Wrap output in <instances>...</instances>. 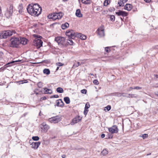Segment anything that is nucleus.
<instances>
[{
    "mask_svg": "<svg viewBox=\"0 0 158 158\" xmlns=\"http://www.w3.org/2000/svg\"><path fill=\"white\" fill-rule=\"evenodd\" d=\"M19 38L18 37H12L10 40V46L13 48H18L20 43Z\"/></svg>",
    "mask_w": 158,
    "mask_h": 158,
    "instance_id": "obj_2",
    "label": "nucleus"
},
{
    "mask_svg": "<svg viewBox=\"0 0 158 158\" xmlns=\"http://www.w3.org/2000/svg\"><path fill=\"white\" fill-rule=\"evenodd\" d=\"M82 118H80L79 116H77L73 119L72 122L70 123L71 125H73L75 123L79 122L81 119Z\"/></svg>",
    "mask_w": 158,
    "mask_h": 158,
    "instance_id": "obj_9",
    "label": "nucleus"
},
{
    "mask_svg": "<svg viewBox=\"0 0 158 158\" xmlns=\"http://www.w3.org/2000/svg\"><path fill=\"white\" fill-rule=\"evenodd\" d=\"M129 96H131L130 97L131 98H133L134 97V94H129Z\"/></svg>",
    "mask_w": 158,
    "mask_h": 158,
    "instance_id": "obj_60",
    "label": "nucleus"
},
{
    "mask_svg": "<svg viewBox=\"0 0 158 158\" xmlns=\"http://www.w3.org/2000/svg\"><path fill=\"white\" fill-rule=\"evenodd\" d=\"M78 33H75L73 31V32L71 33V34L68 35L69 38L70 39L71 38L72 39H74L76 37H79L77 35Z\"/></svg>",
    "mask_w": 158,
    "mask_h": 158,
    "instance_id": "obj_14",
    "label": "nucleus"
},
{
    "mask_svg": "<svg viewBox=\"0 0 158 158\" xmlns=\"http://www.w3.org/2000/svg\"><path fill=\"white\" fill-rule=\"evenodd\" d=\"M141 137H142L143 139H145L147 138L148 136V135L147 134H144L142 135V136H140Z\"/></svg>",
    "mask_w": 158,
    "mask_h": 158,
    "instance_id": "obj_38",
    "label": "nucleus"
},
{
    "mask_svg": "<svg viewBox=\"0 0 158 158\" xmlns=\"http://www.w3.org/2000/svg\"><path fill=\"white\" fill-rule=\"evenodd\" d=\"M88 112V109H84V114L85 115H86Z\"/></svg>",
    "mask_w": 158,
    "mask_h": 158,
    "instance_id": "obj_47",
    "label": "nucleus"
},
{
    "mask_svg": "<svg viewBox=\"0 0 158 158\" xmlns=\"http://www.w3.org/2000/svg\"><path fill=\"white\" fill-rule=\"evenodd\" d=\"M18 82L19 83V84H23L24 83L27 82V80H24L19 81Z\"/></svg>",
    "mask_w": 158,
    "mask_h": 158,
    "instance_id": "obj_37",
    "label": "nucleus"
},
{
    "mask_svg": "<svg viewBox=\"0 0 158 158\" xmlns=\"http://www.w3.org/2000/svg\"><path fill=\"white\" fill-rule=\"evenodd\" d=\"M28 12L31 15L35 16H38L41 12L42 8L39 5L35 4L33 5L29 4L27 7Z\"/></svg>",
    "mask_w": 158,
    "mask_h": 158,
    "instance_id": "obj_1",
    "label": "nucleus"
},
{
    "mask_svg": "<svg viewBox=\"0 0 158 158\" xmlns=\"http://www.w3.org/2000/svg\"><path fill=\"white\" fill-rule=\"evenodd\" d=\"M80 36V39L81 40H85L86 38V36L83 35L81 34Z\"/></svg>",
    "mask_w": 158,
    "mask_h": 158,
    "instance_id": "obj_31",
    "label": "nucleus"
},
{
    "mask_svg": "<svg viewBox=\"0 0 158 158\" xmlns=\"http://www.w3.org/2000/svg\"><path fill=\"white\" fill-rule=\"evenodd\" d=\"M20 60H15V61H12L11 62H9L7 64H13L15 63V62H20Z\"/></svg>",
    "mask_w": 158,
    "mask_h": 158,
    "instance_id": "obj_42",
    "label": "nucleus"
},
{
    "mask_svg": "<svg viewBox=\"0 0 158 158\" xmlns=\"http://www.w3.org/2000/svg\"><path fill=\"white\" fill-rule=\"evenodd\" d=\"M32 139L34 141H38L39 139V137L38 136H33Z\"/></svg>",
    "mask_w": 158,
    "mask_h": 158,
    "instance_id": "obj_34",
    "label": "nucleus"
},
{
    "mask_svg": "<svg viewBox=\"0 0 158 158\" xmlns=\"http://www.w3.org/2000/svg\"><path fill=\"white\" fill-rule=\"evenodd\" d=\"M62 37H58L55 38V40L59 44V43L60 42V40Z\"/></svg>",
    "mask_w": 158,
    "mask_h": 158,
    "instance_id": "obj_28",
    "label": "nucleus"
},
{
    "mask_svg": "<svg viewBox=\"0 0 158 158\" xmlns=\"http://www.w3.org/2000/svg\"><path fill=\"white\" fill-rule=\"evenodd\" d=\"M108 153V151L106 149H103L101 152L102 154L105 156Z\"/></svg>",
    "mask_w": 158,
    "mask_h": 158,
    "instance_id": "obj_26",
    "label": "nucleus"
},
{
    "mask_svg": "<svg viewBox=\"0 0 158 158\" xmlns=\"http://www.w3.org/2000/svg\"><path fill=\"white\" fill-rule=\"evenodd\" d=\"M13 6L10 5L9 8L7 9L5 15L7 17H10L12 15L13 12Z\"/></svg>",
    "mask_w": 158,
    "mask_h": 158,
    "instance_id": "obj_6",
    "label": "nucleus"
},
{
    "mask_svg": "<svg viewBox=\"0 0 158 158\" xmlns=\"http://www.w3.org/2000/svg\"><path fill=\"white\" fill-rule=\"evenodd\" d=\"M64 101L67 104H69L70 102L69 98L68 97H65L64 98Z\"/></svg>",
    "mask_w": 158,
    "mask_h": 158,
    "instance_id": "obj_22",
    "label": "nucleus"
},
{
    "mask_svg": "<svg viewBox=\"0 0 158 158\" xmlns=\"http://www.w3.org/2000/svg\"><path fill=\"white\" fill-rule=\"evenodd\" d=\"M34 35V37H37H37H38V38H42V37L41 36H39V37H38V36L36 35Z\"/></svg>",
    "mask_w": 158,
    "mask_h": 158,
    "instance_id": "obj_55",
    "label": "nucleus"
},
{
    "mask_svg": "<svg viewBox=\"0 0 158 158\" xmlns=\"http://www.w3.org/2000/svg\"><path fill=\"white\" fill-rule=\"evenodd\" d=\"M44 73L48 75L50 73V71L48 69H45L43 70Z\"/></svg>",
    "mask_w": 158,
    "mask_h": 158,
    "instance_id": "obj_23",
    "label": "nucleus"
},
{
    "mask_svg": "<svg viewBox=\"0 0 158 158\" xmlns=\"http://www.w3.org/2000/svg\"><path fill=\"white\" fill-rule=\"evenodd\" d=\"M105 136V135L104 134H102L101 135V137L102 138H103Z\"/></svg>",
    "mask_w": 158,
    "mask_h": 158,
    "instance_id": "obj_56",
    "label": "nucleus"
},
{
    "mask_svg": "<svg viewBox=\"0 0 158 158\" xmlns=\"http://www.w3.org/2000/svg\"><path fill=\"white\" fill-rule=\"evenodd\" d=\"M3 55V53L2 52H0V58H2V56Z\"/></svg>",
    "mask_w": 158,
    "mask_h": 158,
    "instance_id": "obj_54",
    "label": "nucleus"
},
{
    "mask_svg": "<svg viewBox=\"0 0 158 158\" xmlns=\"http://www.w3.org/2000/svg\"><path fill=\"white\" fill-rule=\"evenodd\" d=\"M77 64L79 66L83 64V63L82 62L81 63H80L79 62H77Z\"/></svg>",
    "mask_w": 158,
    "mask_h": 158,
    "instance_id": "obj_58",
    "label": "nucleus"
},
{
    "mask_svg": "<svg viewBox=\"0 0 158 158\" xmlns=\"http://www.w3.org/2000/svg\"><path fill=\"white\" fill-rule=\"evenodd\" d=\"M73 30H68L66 32V35L68 36V35L71 34V33L73 32Z\"/></svg>",
    "mask_w": 158,
    "mask_h": 158,
    "instance_id": "obj_35",
    "label": "nucleus"
},
{
    "mask_svg": "<svg viewBox=\"0 0 158 158\" xmlns=\"http://www.w3.org/2000/svg\"><path fill=\"white\" fill-rule=\"evenodd\" d=\"M61 120V118L60 116H56L53 117L48 119L49 122L51 123H57L60 122Z\"/></svg>",
    "mask_w": 158,
    "mask_h": 158,
    "instance_id": "obj_5",
    "label": "nucleus"
},
{
    "mask_svg": "<svg viewBox=\"0 0 158 158\" xmlns=\"http://www.w3.org/2000/svg\"><path fill=\"white\" fill-rule=\"evenodd\" d=\"M105 51L107 52H108L110 51V47H106L105 48Z\"/></svg>",
    "mask_w": 158,
    "mask_h": 158,
    "instance_id": "obj_44",
    "label": "nucleus"
},
{
    "mask_svg": "<svg viewBox=\"0 0 158 158\" xmlns=\"http://www.w3.org/2000/svg\"><path fill=\"white\" fill-rule=\"evenodd\" d=\"M142 89V88L140 87L136 86L134 88V89Z\"/></svg>",
    "mask_w": 158,
    "mask_h": 158,
    "instance_id": "obj_51",
    "label": "nucleus"
},
{
    "mask_svg": "<svg viewBox=\"0 0 158 158\" xmlns=\"http://www.w3.org/2000/svg\"><path fill=\"white\" fill-rule=\"evenodd\" d=\"M40 126L42 129H43L45 132H46L50 128L49 126L47 125L45 122L42 123Z\"/></svg>",
    "mask_w": 158,
    "mask_h": 158,
    "instance_id": "obj_10",
    "label": "nucleus"
},
{
    "mask_svg": "<svg viewBox=\"0 0 158 158\" xmlns=\"http://www.w3.org/2000/svg\"><path fill=\"white\" fill-rule=\"evenodd\" d=\"M87 90L85 89H83L81 90V92L82 94H86Z\"/></svg>",
    "mask_w": 158,
    "mask_h": 158,
    "instance_id": "obj_48",
    "label": "nucleus"
},
{
    "mask_svg": "<svg viewBox=\"0 0 158 158\" xmlns=\"http://www.w3.org/2000/svg\"><path fill=\"white\" fill-rule=\"evenodd\" d=\"M116 14L118 16L122 15L126 16L127 15V13L126 12L121 10H119L118 12H116Z\"/></svg>",
    "mask_w": 158,
    "mask_h": 158,
    "instance_id": "obj_11",
    "label": "nucleus"
},
{
    "mask_svg": "<svg viewBox=\"0 0 158 158\" xmlns=\"http://www.w3.org/2000/svg\"><path fill=\"white\" fill-rule=\"evenodd\" d=\"M43 41L42 40L38 39V37L35 38L33 41V44L36 46L37 48H40L42 46Z\"/></svg>",
    "mask_w": 158,
    "mask_h": 158,
    "instance_id": "obj_4",
    "label": "nucleus"
},
{
    "mask_svg": "<svg viewBox=\"0 0 158 158\" xmlns=\"http://www.w3.org/2000/svg\"><path fill=\"white\" fill-rule=\"evenodd\" d=\"M59 97V96L58 95H55L53 96H51V98H58Z\"/></svg>",
    "mask_w": 158,
    "mask_h": 158,
    "instance_id": "obj_50",
    "label": "nucleus"
},
{
    "mask_svg": "<svg viewBox=\"0 0 158 158\" xmlns=\"http://www.w3.org/2000/svg\"><path fill=\"white\" fill-rule=\"evenodd\" d=\"M67 43L70 45H72L73 44V41L71 40H69L67 41Z\"/></svg>",
    "mask_w": 158,
    "mask_h": 158,
    "instance_id": "obj_40",
    "label": "nucleus"
},
{
    "mask_svg": "<svg viewBox=\"0 0 158 158\" xmlns=\"http://www.w3.org/2000/svg\"><path fill=\"white\" fill-rule=\"evenodd\" d=\"M13 32L10 30L2 31L0 33V39H6L12 35Z\"/></svg>",
    "mask_w": 158,
    "mask_h": 158,
    "instance_id": "obj_3",
    "label": "nucleus"
},
{
    "mask_svg": "<svg viewBox=\"0 0 158 158\" xmlns=\"http://www.w3.org/2000/svg\"><path fill=\"white\" fill-rule=\"evenodd\" d=\"M134 88H133L132 87H130L129 89H127V91H130L132 89H133Z\"/></svg>",
    "mask_w": 158,
    "mask_h": 158,
    "instance_id": "obj_52",
    "label": "nucleus"
},
{
    "mask_svg": "<svg viewBox=\"0 0 158 158\" xmlns=\"http://www.w3.org/2000/svg\"><path fill=\"white\" fill-rule=\"evenodd\" d=\"M154 76L156 77V78H158V75L157 74H155Z\"/></svg>",
    "mask_w": 158,
    "mask_h": 158,
    "instance_id": "obj_62",
    "label": "nucleus"
},
{
    "mask_svg": "<svg viewBox=\"0 0 158 158\" xmlns=\"http://www.w3.org/2000/svg\"><path fill=\"white\" fill-rule=\"evenodd\" d=\"M63 15V13L61 12L57 13V15L58 16V19H61Z\"/></svg>",
    "mask_w": 158,
    "mask_h": 158,
    "instance_id": "obj_25",
    "label": "nucleus"
},
{
    "mask_svg": "<svg viewBox=\"0 0 158 158\" xmlns=\"http://www.w3.org/2000/svg\"><path fill=\"white\" fill-rule=\"evenodd\" d=\"M65 39L64 38L62 37L61 38L60 40V42L59 43V45H65Z\"/></svg>",
    "mask_w": 158,
    "mask_h": 158,
    "instance_id": "obj_20",
    "label": "nucleus"
},
{
    "mask_svg": "<svg viewBox=\"0 0 158 158\" xmlns=\"http://www.w3.org/2000/svg\"><path fill=\"white\" fill-rule=\"evenodd\" d=\"M57 92L58 93H61L63 92V90L62 88L61 87H58L56 89V90Z\"/></svg>",
    "mask_w": 158,
    "mask_h": 158,
    "instance_id": "obj_24",
    "label": "nucleus"
},
{
    "mask_svg": "<svg viewBox=\"0 0 158 158\" xmlns=\"http://www.w3.org/2000/svg\"><path fill=\"white\" fill-rule=\"evenodd\" d=\"M78 66H79L77 64V63H75L73 64L72 68L73 69H75Z\"/></svg>",
    "mask_w": 158,
    "mask_h": 158,
    "instance_id": "obj_43",
    "label": "nucleus"
},
{
    "mask_svg": "<svg viewBox=\"0 0 158 158\" xmlns=\"http://www.w3.org/2000/svg\"><path fill=\"white\" fill-rule=\"evenodd\" d=\"M146 2L149 3L151 1V0H144Z\"/></svg>",
    "mask_w": 158,
    "mask_h": 158,
    "instance_id": "obj_59",
    "label": "nucleus"
},
{
    "mask_svg": "<svg viewBox=\"0 0 158 158\" xmlns=\"http://www.w3.org/2000/svg\"><path fill=\"white\" fill-rule=\"evenodd\" d=\"M76 15L77 17L79 18L81 17L82 16V15L81 14V11L80 9H77L76 10Z\"/></svg>",
    "mask_w": 158,
    "mask_h": 158,
    "instance_id": "obj_19",
    "label": "nucleus"
},
{
    "mask_svg": "<svg viewBox=\"0 0 158 158\" xmlns=\"http://www.w3.org/2000/svg\"><path fill=\"white\" fill-rule=\"evenodd\" d=\"M19 40L20 42V43L22 44H26L27 43V39L24 38H19Z\"/></svg>",
    "mask_w": 158,
    "mask_h": 158,
    "instance_id": "obj_17",
    "label": "nucleus"
},
{
    "mask_svg": "<svg viewBox=\"0 0 158 158\" xmlns=\"http://www.w3.org/2000/svg\"><path fill=\"white\" fill-rule=\"evenodd\" d=\"M69 25L68 23H65L64 24H63L61 25L62 28L63 29H65L69 27Z\"/></svg>",
    "mask_w": 158,
    "mask_h": 158,
    "instance_id": "obj_21",
    "label": "nucleus"
},
{
    "mask_svg": "<svg viewBox=\"0 0 158 158\" xmlns=\"http://www.w3.org/2000/svg\"><path fill=\"white\" fill-rule=\"evenodd\" d=\"M46 99V98L45 97H44L40 98V100H45Z\"/></svg>",
    "mask_w": 158,
    "mask_h": 158,
    "instance_id": "obj_53",
    "label": "nucleus"
},
{
    "mask_svg": "<svg viewBox=\"0 0 158 158\" xmlns=\"http://www.w3.org/2000/svg\"><path fill=\"white\" fill-rule=\"evenodd\" d=\"M108 130L109 132L111 133V134L114 133H117L118 132V129L116 125H114L112 127L109 128Z\"/></svg>",
    "mask_w": 158,
    "mask_h": 158,
    "instance_id": "obj_8",
    "label": "nucleus"
},
{
    "mask_svg": "<svg viewBox=\"0 0 158 158\" xmlns=\"http://www.w3.org/2000/svg\"><path fill=\"white\" fill-rule=\"evenodd\" d=\"M66 157V156L65 155H63L62 156V157L63 158H65Z\"/></svg>",
    "mask_w": 158,
    "mask_h": 158,
    "instance_id": "obj_61",
    "label": "nucleus"
},
{
    "mask_svg": "<svg viewBox=\"0 0 158 158\" xmlns=\"http://www.w3.org/2000/svg\"><path fill=\"white\" fill-rule=\"evenodd\" d=\"M104 26L103 25L101 26L97 29V32L99 35L100 37L104 36L105 35L104 32Z\"/></svg>",
    "mask_w": 158,
    "mask_h": 158,
    "instance_id": "obj_7",
    "label": "nucleus"
},
{
    "mask_svg": "<svg viewBox=\"0 0 158 158\" xmlns=\"http://www.w3.org/2000/svg\"><path fill=\"white\" fill-rule=\"evenodd\" d=\"M37 86L39 88H41L43 87V83L41 82H39L37 84Z\"/></svg>",
    "mask_w": 158,
    "mask_h": 158,
    "instance_id": "obj_36",
    "label": "nucleus"
},
{
    "mask_svg": "<svg viewBox=\"0 0 158 158\" xmlns=\"http://www.w3.org/2000/svg\"><path fill=\"white\" fill-rule=\"evenodd\" d=\"M125 94V93H119L118 92H117V93H116V94H115V95L117 96H118V97H120L122 96V95L123 94Z\"/></svg>",
    "mask_w": 158,
    "mask_h": 158,
    "instance_id": "obj_30",
    "label": "nucleus"
},
{
    "mask_svg": "<svg viewBox=\"0 0 158 158\" xmlns=\"http://www.w3.org/2000/svg\"><path fill=\"white\" fill-rule=\"evenodd\" d=\"M44 92L46 94H51L52 93V91L51 89H48L46 88H44Z\"/></svg>",
    "mask_w": 158,
    "mask_h": 158,
    "instance_id": "obj_18",
    "label": "nucleus"
},
{
    "mask_svg": "<svg viewBox=\"0 0 158 158\" xmlns=\"http://www.w3.org/2000/svg\"><path fill=\"white\" fill-rule=\"evenodd\" d=\"M107 138L108 139H112L113 138V135L111 134H108V135L107 136Z\"/></svg>",
    "mask_w": 158,
    "mask_h": 158,
    "instance_id": "obj_46",
    "label": "nucleus"
},
{
    "mask_svg": "<svg viewBox=\"0 0 158 158\" xmlns=\"http://www.w3.org/2000/svg\"><path fill=\"white\" fill-rule=\"evenodd\" d=\"M122 0H119L118 2V4L120 6H124V2H123Z\"/></svg>",
    "mask_w": 158,
    "mask_h": 158,
    "instance_id": "obj_27",
    "label": "nucleus"
},
{
    "mask_svg": "<svg viewBox=\"0 0 158 158\" xmlns=\"http://www.w3.org/2000/svg\"><path fill=\"white\" fill-rule=\"evenodd\" d=\"M56 65L59 67L63 66L64 64L61 62H58L56 63Z\"/></svg>",
    "mask_w": 158,
    "mask_h": 158,
    "instance_id": "obj_41",
    "label": "nucleus"
},
{
    "mask_svg": "<svg viewBox=\"0 0 158 158\" xmlns=\"http://www.w3.org/2000/svg\"><path fill=\"white\" fill-rule=\"evenodd\" d=\"M132 8V5L130 4H127L125 6L124 9L130 11L131 10Z\"/></svg>",
    "mask_w": 158,
    "mask_h": 158,
    "instance_id": "obj_16",
    "label": "nucleus"
},
{
    "mask_svg": "<svg viewBox=\"0 0 158 158\" xmlns=\"http://www.w3.org/2000/svg\"><path fill=\"white\" fill-rule=\"evenodd\" d=\"M81 1L84 4H88L90 3L89 0H81Z\"/></svg>",
    "mask_w": 158,
    "mask_h": 158,
    "instance_id": "obj_29",
    "label": "nucleus"
},
{
    "mask_svg": "<svg viewBox=\"0 0 158 158\" xmlns=\"http://www.w3.org/2000/svg\"><path fill=\"white\" fill-rule=\"evenodd\" d=\"M40 144V142H32L31 145V147L34 149H37V148L39 145Z\"/></svg>",
    "mask_w": 158,
    "mask_h": 158,
    "instance_id": "obj_12",
    "label": "nucleus"
},
{
    "mask_svg": "<svg viewBox=\"0 0 158 158\" xmlns=\"http://www.w3.org/2000/svg\"><path fill=\"white\" fill-rule=\"evenodd\" d=\"M56 105L58 106L62 107L64 106V103L61 99L56 101Z\"/></svg>",
    "mask_w": 158,
    "mask_h": 158,
    "instance_id": "obj_15",
    "label": "nucleus"
},
{
    "mask_svg": "<svg viewBox=\"0 0 158 158\" xmlns=\"http://www.w3.org/2000/svg\"><path fill=\"white\" fill-rule=\"evenodd\" d=\"M110 1L108 0H105L103 4L104 6H107L110 3Z\"/></svg>",
    "mask_w": 158,
    "mask_h": 158,
    "instance_id": "obj_32",
    "label": "nucleus"
},
{
    "mask_svg": "<svg viewBox=\"0 0 158 158\" xmlns=\"http://www.w3.org/2000/svg\"><path fill=\"white\" fill-rule=\"evenodd\" d=\"M90 105L89 103L88 102H87L85 104V109H88L90 107Z\"/></svg>",
    "mask_w": 158,
    "mask_h": 158,
    "instance_id": "obj_39",
    "label": "nucleus"
},
{
    "mask_svg": "<svg viewBox=\"0 0 158 158\" xmlns=\"http://www.w3.org/2000/svg\"><path fill=\"white\" fill-rule=\"evenodd\" d=\"M122 1H123V2H124V3H125L128 0H122Z\"/></svg>",
    "mask_w": 158,
    "mask_h": 158,
    "instance_id": "obj_63",
    "label": "nucleus"
},
{
    "mask_svg": "<svg viewBox=\"0 0 158 158\" xmlns=\"http://www.w3.org/2000/svg\"><path fill=\"white\" fill-rule=\"evenodd\" d=\"M48 17L50 19H51L53 20H56L57 19H58V16L57 15V13H53L51 15H49L48 16Z\"/></svg>",
    "mask_w": 158,
    "mask_h": 158,
    "instance_id": "obj_13",
    "label": "nucleus"
},
{
    "mask_svg": "<svg viewBox=\"0 0 158 158\" xmlns=\"http://www.w3.org/2000/svg\"><path fill=\"white\" fill-rule=\"evenodd\" d=\"M110 20L112 21H114L115 20V17L114 15H110Z\"/></svg>",
    "mask_w": 158,
    "mask_h": 158,
    "instance_id": "obj_33",
    "label": "nucleus"
},
{
    "mask_svg": "<svg viewBox=\"0 0 158 158\" xmlns=\"http://www.w3.org/2000/svg\"><path fill=\"white\" fill-rule=\"evenodd\" d=\"M59 69V66H58V67H57V68H56V71H57V70H58Z\"/></svg>",
    "mask_w": 158,
    "mask_h": 158,
    "instance_id": "obj_64",
    "label": "nucleus"
},
{
    "mask_svg": "<svg viewBox=\"0 0 158 158\" xmlns=\"http://www.w3.org/2000/svg\"><path fill=\"white\" fill-rule=\"evenodd\" d=\"M106 110H107V111H108L110 110L111 108V107L110 106L108 105L106 106Z\"/></svg>",
    "mask_w": 158,
    "mask_h": 158,
    "instance_id": "obj_49",
    "label": "nucleus"
},
{
    "mask_svg": "<svg viewBox=\"0 0 158 158\" xmlns=\"http://www.w3.org/2000/svg\"><path fill=\"white\" fill-rule=\"evenodd\" d=\"M122 96H123V97H126L127 98H130V96H127L126 95H125V94H123L122 95Z\"/></svg>",
    "mask_w": 158,
    "mask_h": 158,
    "instance_id": "obj_57",
    "label": "nucleus"
},
{
    "mask_svg": "<svg viewBox=\"0 0 158 158\" xmlns=\"http://www.w3.org/2000/svg\"><path fill=\"white\" fill-rule=\"evenodd\" d=\"M93 83L96 85H98L99 84V82L97 80H95L93 81Z\"/></svg>",
    "mask_w": 158,
    "mask_h": 158,
    "instance_id": "obj_45",
    "label": "nucleus"
}]
</instances>
